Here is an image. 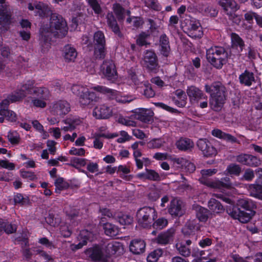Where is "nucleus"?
<instances>
[{
	"mask_svg": "<svg viewBox=\"0 0 262 262\" xmlns=\"http://www.w3.org/2000/svg\"><path fill=\"white\" fill-rule=\"evenodd\" d=\"M13 201L15 205L23 206L29 203V199L28 197H24L21 193H16L14 195Z\"/></svg>",
	"mask_w": 262,
	"mask_h": 262,
	"instance_id": "nucleus-49",
	"label": "nucleus"
},
{
	"mask_svg": "<svg viewBox=\"0 0 262 262\" xmlns=\"http://www.w3.org/2000/svg\"><path fill=\"white\" fill-rule=\"evenodd\" d=\"M85 253L93 262L100 261L104 258L103 248L98 244H95L92 247L88 248L85 251Z\"/></svg>",
	"mask_w": 262,
	"mask_h": 262,
	"instance_id": "nucleus-15",
	"label": "nucleus"
},
{
	"mask_svg": "<svg viewBox=\"0 0 262 262\" xmlns=\"http://www.w3.org/2000/svg\"><path fill=\"white\" fill-rule=\"evenodd\" d=\"M106 22L109 28L116 35H120V31L119 27L117 23L116 19L115 18L112 12L107 13L106 16Z\"/></svg>",
	"mask_w": 262,
	"mask_h": 262,
	"instance_id": "nucleus-33",
	"label": "nucleus"
},
{
	"mask_svg": "<svg viewBox=\"0 0 262 262\" xmlns=\"http://www.w3.org/2000/svg\"><path fill=\"white\" fill-rule=\"evenodd\" d=\"M208 206L209 209L214 213H220L224 211V208L222 204L214 198H211L209 201Z\"/></svg>",
	"mask_w": 262,
	"mask_h": 262,
	"instance_id": "nucleus-38",
	"label": "nucleus"
},
{
	"mask_svg": "<svg viewBox=\"0 0 262 262\" xmlns=\"http://www.w3.org/2000/svg\"><path fill=\"white\" fill-rule=\"evenodd\" d=\"M187 94L191 101L195 102L198 103L199 101H201V98H205L204 97L206 95L202 91L194 86L188 87Z\"/></svg>",
	"mask_w": 262,
	"mask_h": 262,
	"instance_id": "nucleus-22",
	"label": "nucleus"
},
{
	"mask_svg": "<svg viewBox=\"0 0 262 262\" xmlns=\"http://www.w3.org/2000/svg\"><path fill=\"white\" fill-rule=\"evenodd\" d=\"M5 228L4 231L7 234H11L16 232L17 228L15 225L10 224L5 220Z\"/></svg>",
	"mask_w": 262,
	"mask_h": 262,
	"instance_id": "nucleus-64",
	"label": "nucleus"
},
{
	"mask_svg": "<svg viewBox=\"0 0 262 262\" xmlns=\"http://www.w3.org/2000/svg\"><path fill=\"white\" fill-rule=\"evenodd\" d=\"M86 1L96 14L99 15L102 13V8L97 0H86Z\"/></svg>",
	"mask_w": 262,
	"mask_h": 262,
	"instance_id": "nucleus-56",
	"label": "nucleus"
},
{
	"mask_svg": "<svg viewBox=\"0 0 262 262\" xmlns=\"http://www.w3.org/2000/svg\"><path fill=\"white\" fill-rule=\"evenodd\" d=\"M101 72L108 80L115 79L117 77V72L115 64L113 60H105L101 66Z\"/></svg>",
	"mask_w": 262,
	"mask_h": 262,
	"instance_id": "nucleus-10",
	"label": "nucleus"
},
{
	"mask_svg": "<svg viewBox=\"0 0 262 262\" xmlns=\"http://www.w3.org/2000/svg\"><path fill=\"white\" fill-rule=\"evenodd\" d=\"M209 187L220 189H231L232 187V184L230 179L225 177L221 178V180H214Z\"/></svg>",
	"mask_w": 262,
	"mask_h": 262,
	"instance_id": "nucleus-24",
	"label": "nucleus"
},
{
	"mask_svg": "<svg viewBox=\"0 0 262 262\" xmlns=\"http://www.w3.org/2000/svg\"><path fill=\"white\" fill-rule=\"evenodd\" d=\"M145 171L147 172V180L153 181H159L161 177L159 174L155 170L145 168Z\"/></svg>",
	"mask_w": 262,
	"mask_h": 262,
	"instance_id": "nucleus-57",
	"label": "nucleus"
},
{
	"mask_svg": "<svg viewBox=\"0 0 262 262\" xmlns=\"http://www.w3.org/2000/svg\"><path fill=\"white\" fill-rule=\"evenodd\" d=\"M174 231L172 229H168L166 231L160 233L157 237V242L159 244L166 245L172 241Z\"/></svg>",
	"mask_w": 262,
	"mask_h": 262,
	"instance_id": "nucleus-25",
	"label": "nucleus"
},
{
	"mask_svg": "<svg viewBox=\"0 0 262 262\" xmlns=\"http://www.w3.org/2000/svg\"><path fill=\"white\" fill-rule=\"evenodd\" d=\"M46 222L50 226L57 227L61 223V219L59 217H55L53 213H50L46 218Z\"/></svg>",
	"mask_w": 262,
	"mask_h": 262,
	"instance_id": "nucleus-54",
	"label": "nucleus"
},
{
	"mask_svg": "<svg viewBox=\"0 0 262 262\" xmlns=\"http://www.w3.org/2000/svg\"><path fill=\"white\" fill-rule=\"evenodd\" d=\"M136 216L140 227L148 228L151 227L152 222L157 218V212L154 207L144 206L138 210Z\"/></svg>",
	"mask_w": 262,
	"mask_h": 262,
	"instance_id": "nucleus-6",
	"label": "nucleus"
},
{
	"mask_svg": "<svg viewBox=\"0 0 262 262\" xmlns=\"http://www.w3.org/2000/svg\"><path fill=\"white\" fill-rule=\"evenodd\" d=\"M145 247L146 244L144 240L134 239L130 243L129 250L134 254L139 255L145 252Z\"/></svg>",
	"mask_w": 262,
	"mask_h": 262,
	"instance_id": "nucleus-21",
	"label": "nucleus"
},
{
	"mask_svg": "<svg viewBox=\"0 0 262 262\" xmlns=\"http://www.w3.org/2000/svg\"><path fill=\"white\" fill-rule=\"evenodd\" d=\"M168 224L166 219L164 217H160L157 220H155L151 225L154 229L156 230H161L165 227Z\"/></svg>",
	"mask_w": 262,
	"mask_h": 262,
	"instance_id": "nucleus-52",
	"label": "nucleus"
},
{
	"mask_svg": "<svg viewBox=\"0 0 262 262\" xmlns=\"http://www.w3.org/2000/svg\"><path fill=\"white\" fill-rule=\"evenodd\" d=\"M212 135L220 139L225 140L227 142L235 143L236 142V138L231 134L223 132L219 129H214L212 130Z\"/></svg>",
	"mask_w": 262,
	"mask_h": 262,
	"instance_id": "nucleus-32",
	"label": "nucleus"
},
{
	"mask_svg": "<svg viewBox=\"0 0 262 262\" xmlns=\"http://www.w3.org/2000/svg\"><path fill=\"white\" fill-rule=\"evenodd\" d=\"M27 91L24 89V85L20 89L17 90L7 96L11 103H15L22 100L27 95Z\"/></svg>",
	"mask_w": 262,
	"mask_h": 262,
	"instance_id": "nucleus-28",
	"label": "nucleus"
},
{
	"mask_svg": "<svg viewBox=\"0 0 262 262\" xmlns=\"http://www.w3.org/2000/svg\"><path fill=\"white\" fill-rule=\"evenodd\" d=\"M34 83H26L24 84V89L27 91V93L30 95H35L38 98L47 100L50 97V93L49 90L45 87H36L34 86Z\"/></svg>",
	"mask_w": 262,
	"mask_h": 262,
	"instance_id": "nucleus-9",
	"label": "nucleus"
},
{
	"mask_svg": "<svg viewBox=\"0 0 262 262\" xmlns=\"http://www.w3.org/2000/svg\"><path fill=\"white\" fill-rule=\"evenodd\" d=\"M0 115L4 116L7 120L12 122H15L17 119L16 114L10 110H0Z\"/></svg>",
	"mask_w": 262,
	"mask_h": 262,
	"instance_id": "nucleus-47",
	"label": "nucleus"
},
{
	"mask_svg": "<svg viewBox=\"0 0 262 262\" xmlns=\"http://www.w3.org/2000/svg\"><path fill=\"white\" fill-rule=\"evenodd\" d=\"M118 122L127 126H135L136 125V122L135 121L122 116L118 118Z\"/></svg>",
	"mask_w": 262,
	"mask_h": 262,
	"instance_id": "nucleus-61",
	"label": "nucleus"
},
{
	"mask_svg": "<svg viewBox=\"0 0 262 262\" xmlns=\"http://www.w3.org/2000/svg\"><path fill=\"white\" fill-rule=\"evenodd\" d=\"M6 0H0V31H7L11 23V12L9 7L6 4Z\"/></svg>",
	"mask_w": 262,
	"mask_h": 262,
	"instance_id": "nucleus-7",
	"label": "nucleus"
},
{
	"mask_svg": "<svg viewBox=\"0 0 262 262\" xmlns=\"http://www.w3.org/2000/svg\"><path fill=\"white\" fill-rule=\"evenodd\" d=\"M94 41L95 45L94 54L96 57L103 58L105 54V39L102 31H98L94 34Z\"/></svg>",
	"mask_w": 262,
	"mask_h": 262,
	"instance_id": "nucleus-8",
	"label": "nucleus"
},
{
	"mask_svg": "<svg viewBox=\"0 0 262 262\" xmlns=\"http://www.w3.org/2000/svg\"><path fill=\"white\" fill-rule=\"evenodd\" d=\"M231 40L232 48L236 49L238 53L242 52L245 46L243 39L237 34L232 33L231 34Z\"/></svg>",
	"mask_w": 262,
	"mask_h": 262,
	"instance_id": "nucleus-34",
	"label": "nucleus"
},
{
	"mask_svg": "<svg viewBox=\"0 0 262 262\" xmlns=\"http://www.w3.org/2000/svg\"><path fill=\"white\" fill-rule=\"evenodd\" d=\"M126 21L136 28L139 27L143 24L142 20L138 17H129L127 19Z\"/></svg>",
	"mask_w": 262,
	"mask_h": 262,
	"instance_id": "nucleus-59",
	"label": "nucleus"
},
{
	"mask_svg": "<svg viewBox=\"0 0 262 262\" xmlns=\"http://www.w3.org/2000/svg\"><path fill=\"white\" fill-rule=\"evenodd\" d=\"M79 242L77 244H73L71 246V248L73 251H76L82 248L84 246L86 245L89 240V237L86 236H83V233L81 232L78 237Z\"/></svg>",
	"mask_w": 262,
	"mask_h": 262,
	"instance_id": "nucleus-42",
	"label": "nucleus"
},
{
	"mask_svg": "<svg viewBox=\"0 0 262 262\" xmlns=\"http://www.w3.org/2000/svg\"><path fill=\"white\" fill-rule=\"evenodd\" d=\"M8 141L13 145L18 144L20 142V136L16 131H10L8 133Z\"/></svg>",
	"mask_w": 262,
	"mask_h": 262,
	"instance_id": "nucleus-53",
	"label": "nucleus"
},
{
	"mask_svg": "<svg viewBox=\"0 0 262 262\" xmlns=\"http://www.w3.org/2000/svg\"><path fill=\"white\" fill-rule=\"evenodd\" d=\"M64 122L67 125L64 126L63 129L67 132L74 130L77 125L81 123V121L79 118L70 117L64 120Z\"/></svg>",
	"mask_w": 262,
	"mask_h": 262,
	"instance_id": "nucleus-36",
	"label": "nucleus"
},
{
	"mask_svg": "<svg viewBox=\"0 0 262 262\" xmlns=\"http://www.w3.org/2000/svg\"><path fill=\"white\" fill-rule=\"evenodd\" d=\"M70 111V104L66 100H59L53 104L51 112L54 115L62 116Z\"/></svg>",
	"mask_w": 262,
	"mask_h": 262,
	"instance_id": "nucleus-17",
	"label": "nucleus"
},
{
	"mask_svg": "<svg viewBox=\"0 0 262 262\" xmlns=\"http://www.w3.org/2000/svg\"><path fill=\"white\" fill-rule=\"evenodd\" d=\"M68 219L73 222L79 216V210L71 206H66L63 209Z\"/></svg>",
	"mask_w": 262,
	"mask_h": 262,
	"instance_id": "nucleus-39",
	"label": "nucleus"
},
{
	"mask_svg": "<svg viewBox=\"0 0 262 262\" xmlns=\"http://www.w3.org/2000/svg\"><path fill=\"white\" fill-rule=\"evenodd\" d=\"M176 145L180 150L187 151L193 147L194 143L189 138L181 137L176 142Z\"/></svg>",
	"mask_w": 262,
	"mask_h": 262,
	"instance_id": "nucleus-30",
	"label": "nucleus"
},
{
	"mask_svg": "<svg viewBox=\"0 0 262 262\" xmlns=\"http://www.w3.org/2000/svg\"><path fill=\"white\" fill-rule=\"evenodd\" d=\"M226 171L231 176H234L238 177L242 172V168L238 164L231 163L227 166Z\"/></svg>",
	"mask_w": 262,
	"mask_h": 262,
	"instance_id": "nucleus-43",
	"label": "nucleus"
},
{
	"mask_svg": "<svg viewBox=\"0 0 262 262\" xmlns=\"http://www.w3.org/2000/svg\"><path fill=\"white\" fill-rule=\"evenodd\" d=\"M59 230L61 235L66 238L70 237L72 234V231L69 226L65 224L60 225Z\"/></svg>",
	"mask_w": 262,
	"mask_h": 262,
	"instance_id": "nucleus-60",
	"label": "nucleus"
},
{
	"mask_svg": "<svg viewBox=\"0 0 262 262\" xmlns=\"http://www.w3.org/2000/svg\"><path fill=\"white\" fill-rule=\"evenodd\" d=\"M143 60L145 66L151 70L155 69L158 66L157 57L155 52L152 51H146L144 53Z\"/></svg>",
	"mask_w": 262,
	"mask_h": 262,
	"instance_id": "nucleus-19",
	"label": "nucleus"
},
{
	"mask_svg": "<svg viewBox=\"0 0 262 262\" xmlns=\"http://www.w3.org/2000/svg\"><path fill=\"white\" fill-rule=\"evenodd\" d=\"M106 235L114 237L117 236L119 232V228L116 225L109 223L105 225L103 228Z\"/></svg>",
	"mask_w": 262,
	"mask_h": 262,
	"instance_id": "nucleus-40",
	"label": "nucleus"
},
{
	"mask_svg": "<svg viewBox=\"0 0 262 262\" xmlns=\"http://www.w3.org/2000/svg\"><path fill=\"white\" fill-rule=\"evenodd\" d=\"M206 92L210 95L209 104L214 111H220L224 106L226 99V88L223 85L211 84L205 85Z\"/></svg>",
	"mask_w": 262,
	"mask_h": 262,
	"instance_id": "nucleus-4",
	"label": "nucleus"
},
{
	"mask_svg": "<svg viewBox=\"0 0 262 262\" xmlns=\"http://www.w3.org/2000/svg\"><path fill=\"white\" fill-rule=\"evenodd\" d=\"M217 170L216 169H204L201 171V177L199 178L200 182L208 187L214 181L210 177L215 174Z\"/></svg>",
	"mask_w": 262,
	"mask_h": 262,
	"instance_id": "nucleus-23",
	"label": "nucleus"
},
{
	"mask_svg": "<svg viewBox=\"0 0 262 262\" xmlns=\"http://www.w3.org/2000/svg\"><path fill=\"white\" fill-rule=\"evenodd\" d=\"M182 201L180 200L173 199L168 208L169 213L172 216H181L184 214L182 209Z\"/></svg>",
	"mask_w": 262,
	"mask_h": 262,
	"instance_id": "nucleus-20",
	"label": "nucleus"
},
{
	"mask_svg": "<svg viewBox=\"0 0 262 262\" xmlns=\"http://www.w3.org/2000/svg\"><path fill=\"white\" fill-rule=\"evenodd\" d=\"M68 32L66 22L57 14H52L49 26H42L40 29V44L42 52L50 48L51 36L63 37Z\"/></svg>",
	"mask_w": 262,
	"mask_h": 262,
	"instance_id": "nucleus-1",
	"label": "nucleus"
},
{
	"mask_svg": "<svg viewBox=\"0 0 262 262\" xmlns=\"http://www.w3.org/2000/svg\"><path fill=\"white\" fill-rule=\"evenodd\" d=\"M196 145L205 157H212L215 156L217 153L216 148L207 139H200L198 141Z\"/></svg>",
	"mask_w": 262,
	"mask_h": 262,
	"instance_id": "nucleus-12",
	"label": "nucleus"
},
{
	"mask_svg": "<svg viewBox=\"0 0 262 262\" xmlns=\"http://www.w3.org/2000/svg\"><path fill=\"white\" fill-rule=\"evenodd\" d=\"M188 34L193 38H201L203 34L202 28L199 20L190 17L188 20Z\"/></svg>",
	"mask_w": 262,
	"mask_h": 262,
	"instance_id": "nucleus-13",
	"label": "nucleus"
},
{
	"mask_svg": "<svg viewBox=\"0 0 262 262\" xmlns=\"http://www.w3.org/2000/svg\"><path fill=\"white\" fill-rule=\"evenodd\" d=\"M72 93L79 97V102L81 106L93 105L99 99L98 92L115 96L117 91L105 86L98 85L89 89L78 83L73 84L71 87Z\"/></svg>",
	"mask_w": 262,
	"mask_h": 262,
	"instance_id": "nucleus-2",
	"label": "nucleus"
},
{
	"mask_svg": "<svg viewBox=\"0 0 262 262\" xmlns=\"http://www.w3.org/2000/svg\"><path fill=\"white\" fill-rule=\"evenodd\" d=\"M160 47L161 54L164 56L167 57L170 53V48L168 37L165 34L160 36Z\"/></svg>",
	"mask_w": 262,
	"mask_h": 262,
	"instance_id": "nucleus-31",
	"label": "nucleus"
},
{
	"mask_svg": "<svg viewBox=\"0 0 262 262\" xmlns=\"http://www.w3.org/2000/svg\"><path fill=\"white\" fill-rule=\"evenodd\" d=\"M176 248L179 254L184 257H188L191 254L190 249L186 246V245L184 244V242L177 243L176 244Z\"/></svg>",
	"mask_w": 262,
	"mask_h": 262,
	"instance_id": "nucleus-45",
	"label": "nucleus"
},
{
	"mask_svg": "<svg viewBox=\"0 0 262 262\" xmlns=\"http://www.w3.org/2000/svg\"><path fill=\"white\" fill-rule=\"evenodd\" d=\"M256 205L254 202L249 199L238 200L236 206L228 208L229 215L234 219H237L243 223L248 222L255 214Z\"/></svg>",
	"mask_w": 262,
	"mask_h": 262,
	"instance_id": "nucleus-3",
	"label": "nucleus"
},
{
	"mask_svg": "<svg viewBox=\"0 0 262 262\" xmlns=\"http://www.w3.org/2000/svg\"><path fill=\"white\" fill-rule=\"evenodd\" d=\"M123 247L119 242H113L107 244L106 247V252L110 256L120 255L122 253Z\"/></svg>",
	"mask_w": 262,
	"mask_h": 262,
	"instance_id": "nucleus-27",
	"label": "nucleus"
},
{
	"mask_svg": "<svg viewBox=\"0 0 262 262\" xmlns=\"http://www.w3.org/2000/svg\"><path fill=\"white\" fill-rule=\"evenodd\" d=\"M164 141L161 138H154L147 142V146L149 149H158L164 144Z\"/></svg>",
	"mask_w": 262,
	"mask_h": 262,
	"instance_id": "nucleus-51",
	"label": "nucleus"
},
{
	"mask_svg": "<svg viewBox=\"0 0 262 262\" xmlns=\"http://www.w3.org/2000/svg\"><path fill=\"white\" fill-rule=\"evenodd\" d=\"M132 116L142 122L148 123L153 120L154 112L148 109L138 108L133 111Z\"/></svg>",
	"mask_w": 262,
	"mask_h": 262,
	"instance_id": "nucleus-11",
	"label": "nucleus"
},
{
	"mask_svg": "<svg viewBox=\"0 0 262 262\" xmlns=\"http://www.w3.org/2000/svg\"><path fill=\"white\" fill-rule=\"evenodd\" d=\"M195 213L197 219L201 222H206L209 216V211L201 206H198L195 207Z\"/></svg>",
	"mask_w": 262,
	"mask_h": 262,
	"instance_id": "nucleus-37",
	"label": "nucleus"
},
{
	"mask_svg": "<svg viewBox=\"0 0 262 262\" xmlns=\"http://www.w3.org/2000/svg\"><path fill=\"white\" fill-rule=\"evenodd\" d=\"M221 6L223 8L226 14L232 17L233 13H234L239 9V6L234 0H228L227 3Z\"/></svg>",
	"mask_w": 262,
	"mask_h": 262,
	"instance_id": "nucleus-35",
	"label": "nucleus"
},
{
	"mask_svg": "<svg viewBox=\"0 0 262 262\" xmlns=\"http://www.w3.org/2000/svg\"><path fill=\"white\" fill-rule=\"evenodd\" d=\"M62 55L66 61H74L77 57V53L74 47L68 45L63 48Z\"/></svg>",
	"mask_w": 262,
	"mask_h": 262,
	"instance_id": "nucleus-29",
	"label": "nucleus"
},
{
	"mask_svg": "<svg viewBox=\"0 0 262 262\" xmlns=\"http://www.w3.org/2000/svg\"><path fill=\"white\" fill-rule=\"evenodd\" d=\"M112 110L111 107L101 104L96 106L93 111V115L97 119H105L112 116Z\"/></svg>",
	"mask_w": 262,
	"mask_h": 262,
	"instance_id": "nucleus-18",
	"label": "nucleus"
},
{
	"mask_svg": "<svg viewBox=\"0 0 262 262\" xmlns=\"http://www.w3.org/2000/svg\"><path fill=\"white\" fill-rule=\"evenodd\" d=\"M113 9L119 20L124 19L125 17V10L120 4L118 3L114 4L113 6Z\"/></svg>",
	"mask_w": 262,
	"mask_h": 262,
	"instance_id": "nucleus-48",
	"label": "nucleus"
},
{
	"mask_svg": "<svg viewBox=\"0 0 262 262\" xmlns=\"http://www.w3.org/2000/svg\"><path fill=\"white\" fill-rule=\"evenodd\" d=\"M249 190L251 195L256 198H262V185L259 184H253L249 186Z\"/></svg>",
	"mask_w": 262,
	"mask_h": 262,
	"instance_id": "nucleus-41",
	"label": "nucleus"
},
{
	"mask_svg": "<svg viewBox=\"0 0 262 262\" xmlns=\"http://www.w3.org/2000/svg\"><path fill=\"white\" fill-rule=\"evenodd\" d=\"M163 251L161 249H157L151 252L147 257V262H157L159 257L163 254Z\"/></svg>",
	"mask_w": 262,
	"mask_h": 262,
	"instance_id": "nucleus-46",
	"label": "nucleus"
},
{
	"mask_svg": "<svg viewBox=\"0 0 262 262\" xmlns=\"http://www.w3.org/2000/svg\"><path fill=\"white\" fill-rule=\"evenodd\" d=\"M54 185L56 189H57L60 191L67 189L70 187L69 183L64 181L62 177L57 178L54 182Z\"/></svg>",
	"mask_w": 262,
	"mask_h": 262,
	"instance_id": "nucleus-50",
	"label": "nucleus"
},
{
	"mask_svg": "<svg viewBox=\"0 0 262 262\" xmlns=\"http://www.w3.org/2000/svg\"><path fill=\"white\" fill-rule=\"evenodd\" d=\"M143 88V95L148 98L153 97L155 95V92L152 89L150 83H144Z\"/></svg>",
	"mask_w": 262,
	"mask_h": 262,
	"instance_id": "nucleus-58",
	"label": "nucleus"
},
{
	"mask_svg": "<svg viewBox=\"0 0 262 262\" xmlns=\"http://www.w3.org/2000/svg\"><path fill=\"white\" fill-rule=\"evenodd\" d=\"M196 9L203 14L211 17L216 16L218 13L215 8L207 4H199L197 6Z\"/></svg>",
	"mask_w": 262,
	"mask_h": 262,
	"instance_id": "nucleus-26",
	"label": "nucleus"
},
{
	"mask_svg": "<svg viewBox=\"0 0 262 262\" xmlns=\"http://www.w3.org/2000/svg\"><path fill=\"white\" fill-rule=\"evenodd\" d=\"M239 79L240 82H253L255 80L253 73L247 70L240 75Z\"/></svg>",
	"mask_w": 262,
	"mask_h": 262,
	"instance_id": "nucleus-55",
	"label": "nucleus"
},
{
	"mask_svg": "<svg viewBox=\"0 0 262 262\" xmlns=\"http://www.w3.org/2000/svg\"><path fill=\"white\" fill-rule=\"evenodd\" d=\"M148 36V34L145 32L140 33L137 39V44L140 46L146 45L147 43L146 39Z\"/></svg>",
	"mask_w": 262,
	"mask_h": 262,
	"instance_id": "nucleus-62",
	"label": "nucleus"
},
{
	"mask_svg": "<svg viewBox=\"0 0 262 262\" xmlns=\"http://www.w3.org/2000/svg\"><path fill=\"white\" fill-rule=\"evenodd\" d=\"M28 9L30 11H34L35 16L42 18L47 17L51 13V9L49 6L41 2L34 4V5L30 3L28 5Z\"/></svg>",
	"mask_w": 262,
	"mask_h": 262,
	"instance_id": "nucleus-16",
	"label": "nucleus"
},
{
	"mask_svg": "<svg viewBox=\"0 0 262 262\" xmlns=\"http://www.w3.org/2000/svg\"><path fill=\"white\" fill-rule=\"evenodd\" d=\"M206 57L208 61L214 67L221 69L226 62L227 53L224 48L215 46L207 50Z\"/></svg>",
	"mask_w": 262,
	"mask_h": 262,
	"instance_id": "nucleus-5",
	"label": "nucleus"
},
{
	"mask_svg": "<svg viewBox=\"0 0 262 262\" xmlns=\"http://www.w3.org/2000/svg\"><path fill=\"white\" fill-rule=\"evenodd\" d=\"M146 6L155 10H160V7L157 2V0H144Z\"/></svg>",
	"mask_w": 262,
	"mask_h": 262,
	"instance_id": "nucleus-63",
	"label": "nucleus"
},
{
	"mask_svg": "<svg viewBox=\"0 0 262 262\" xmlns=\"http://www.w3.org/2000/svg\"><path fill=\"white\" fill-rule=\"evenodd\" d=\"M179 160L178 159V163L182 164V168L186 172L191 173L195 171V166L193 163L183 158L181 159L180 162H179Z\"/></svg>",
	"mask_w": 262,
	"mask_h": 262,
	"instance_id": "nucleus-44",
	"label": "nucleus"
},
{
	"mask_svg": "<svg viewBox=\"0 0 262 262\" xmlns=\"http://www.w3.org/2000/svg\"><path fill=\"white\" fill-rule=\"evenodd\" d=\"M236 161L242 165L249 167H257L260 164L259 158L250 154H241L236 157Z\"/></svg>",
	"mask_w": 262,
	"mask_h": 262,
	"instance_id": "nucleus-14",
	"label": "nucleus"
}]
</instances>
